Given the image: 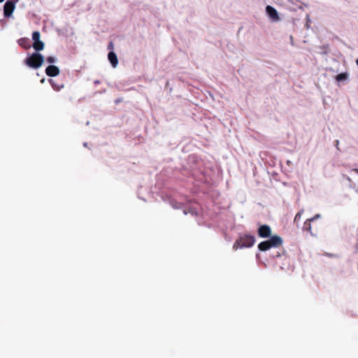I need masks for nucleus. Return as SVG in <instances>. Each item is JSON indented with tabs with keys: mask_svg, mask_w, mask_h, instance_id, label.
Segmentation results:
<instances>
[{
	"mask_svg": "<svg viewBox=\"0 0 358 358\" xmlns=\"http://www.w3.org/2000/svg\"><path fill=\"white\" fill-rule=\"evenodd\" d=\"M46 61L50 64H53L56 62V58L52 56H50L47 57Z\"/></svg>",
	"mask_w": 358,
	"mask_h": 358,
	"instance_id": "dca6fc26",
	"label": "nucleus"
},
{
	"mask_svg": "<svg viewBox=\"0 0 358 358\" xmlns=\"http://www.w3.org/2000/svg\"><path fill=\"white\" fill-rule=\"evenodd\" d=\"M257 233L259 236L263 238L271 237V229L267 224L261 225L257 230Z\"/></svg>",
	"mask_w": 358,
	"mask_h": 358,
	"instance_id": "39448f33",
	"label": "nucleus"
},
{
	"mask_svg": "<svg viewBox=\"0 0 358 358\" xmlns=\"http://www.w3.org/2000/svg\"><path fill=\"white\" fill-rule=\"evenodd\" d=\"M239 239L242 243L241 248H251L255 243V238L254 236L250 234H244L239 236Z\"/></svg>",
	"mask_w": 358,
	"mask_h": 358,
	"instance_id": "20e7f679",
	"label": "nucleus"
},
{
	"mask_svg": "<svg viewBox=\"0 0 358 358\" xmlns=\"http://www.w3.org/2000/svg\"><path fill=\"white\" fill-rule=\"evenodd\" d=\"M15 3L14 1H7L3 6V14L6 17H9L11 16L14 9H15Z\"/></svg>",
	"mask_w": 358,
	"mask_h": 358,
	"instance_id": "423d86ee",
	"label": "nucleus"
},
{
	"mask_svg": "<svg viewBox=\"0 0 358 358\" xmlns=\"http://www.w3.org/2000/svg\"><path fill=\"white\" fill-rule=\"evenodd\" d=\"M320 217V215L307 220L303 226V230L309 232L311 235H315L319 230V225L315 224L314 222L317 218Z\"/></svg>",
	"mask_w": 358,
	"mask_h": 358,
	"instance_id": "7ed1b4c3",
	"label": "nucleus"
},
{
	"mask_svg": "<svg viewBox=\"0 0 358 358\" xmlns=\"http://www.w3.org/2000/svg\"><path fill=\"white\" fill-rule=\"evenodd\" d=\"M33 48L36 51H41L44 48V43L41 40L36 41L33 43Z\"/></svg>",
	"mask_w": 358,
	"mask_h": 358,
	"instance_id": "9d476101",
	"label": "nucleus"
},
{
	"mask_svg": "<svg viewBox=\"0 0 358 358\" xmlns=\"http://www.w3.org/2000/svg\"><path fill=\"white\" fill-rule=\"evenodd\" d=\"M348 74L347 73H341L336 76V80L337 81H342L344 80H346L348 78Z\"/></svg>",
	"mask_w": 358,
	"mask_h": 358,
	"instance_id": "f8f14e48",
	"label": "nucleus"
},
{
	"mask_svg": "<svg viewBox=\"0 0 358 358\" xmlns=\"http://www.w3.org/2000/svg\"><path fill=\"white\" fill-rule=\"evenodd\" d=\"M32 39L34 41H38L40 40V33L39 31H34L33 34H32Z\"/></svg>",
	"mask_w": 358,
	"mask_h": 358,
	"instance_id": "2eb2a0df",
	"label": "nucleus"
},
{
	"mask_svg": "<svg viewBox=\"0 0 358 358\" xmlns=\"http://www.w3.org/2000/svg\"><path fill=\"white\" fill-rule=\"evenodd\" d=\"M241 242L239 239V238L235 241V243H234V245H233V249L236 250L238 248H241Z\"/></svg>",
	"mask_w": 358,
	"mask_h": 358,
	"instance_id": "4468645a",
	"label": "nucleus"
},
{
	"mask_svg": "<svg viewBox=\"0 0 358 358\" xmlns=\"http://www.w3.org/2000/svg\"><path fill=\"white\" fill-rule=\"evenodd\" d=\"M45 73L50 77H55L59 75V69L55 65H50L46 68Z\"/></svg>",
	"mask_w": 358,
	"mask_h": 358,
	"instance_id": "6e6552de",
	"label": "nucleus"
},
{
	"mask_svg": "<svg viewBox=\"0 0 358 358\" xmlns=\"http://www.w3.org/2000/svg\"><path fill=\"white\" fill-rule=\"evenodd\" d=\"M356 63H357V64L358 66V59L356 60Z\"/></svg>",
	"mask_w": 358,
	"mask_h": 358,
	"instance_id": "4be33fe9",
	"label": "nucleus"
},
{
	"mask_svg": "<svg viewBox=\"0 0 358 358\" xmlns=\"http://www.w3.org/2000/svg\"><path fill=\"white\" fill-rule=\"evenodd\" d=\"M338 146V141H336V147ZM338 149V148H337Z\"/></svg>",
	"mask_w": 358,
	"mask_h": 358,
	"instance_id": "412c9836",
	"label": "nucleus"
},
{
	"mask_svg": "<svg viewBox=\"0 0 358 358\" xmlns=\"http://www.w3.org/2000/svg\"><path fill=\"white\" fill-rule=\"evenodd\" d=\"M266 11L268 16L274 21H278L280 20L276 9L272 7L271 6H267L266 7Z\"/></svg>",
	"mask_w": 358,
	"mask_h": 358,
	"instance_id": "0eeeda50",
	"label": "nucleus"
},
{
	"mask_svg": "<svg viewBox=\"0 0 358 358\" xmlns=\"http://www.w3.org/2000/svg\"><path fill=\"white\" fill-rule=\"evenodd\" d=\"M3 1H4V0H0V3H2Z\"/></svg>",
	"mask_w": 358,
	"mask_h": 358,
	"instance_id": "5701e85b",
	"label": "nucleus"
},
{
	"mask_svg": "<svg viewBox=\"0 0 358 358\" xmlns=\"http://www.w3.org/2000/svg\"><path fill=\"white\" fill-rule=\"evenodd\" d=\"M17 43L19 44L20 46L22 47V38H19L17 40Z\"/></svg>",
	"mask_w": 358,
	"mask_h": 358,
	"instance_id": "6ab92c4d",
	"label": "nucleus"
},
{
	"mask_svg": "<svg viewBox=\"0 0 358 358\" xmlns=\"http://www.w3.org/2000/svg\"><path fill=\"white\" fill-rule=\"evenodd\" d=\"M352 171L358 174V169H353Z\"/></svg>",
	"mask_w": 358,
	"mask_h": 358,
	"instance_id": "aec40b11",
	"label": "nucleus"
},
{
	"mask_svg": "<svg viewBox=\"0 0 358 358\" xmlns=\"http://www.w3.org/2000/svg\"><path fill=\"white\" fill-rule=\"evenodd\" d=\"M282 239L278 235L272 236L270 239L264 241L259 243L258 249L260 251H267L272 248H278L282 244Z\"/></svg>",
	"mask_w": 358,
	"mask_h": 358,
	"instance_id": "f257e3e1",
	"label": "nucleus"
},
{
	"mask_svg": "<svg viewBox=\"0 0 358 358\" xmlns=\"http://www.w3.org/2000/svg\"><path fill=\"white\" fill-rule=\"evenodd\" d=\"M49 82L55 91H59L64 87V84H58L54 80H49Z\"/></svg>",
	"mask_w": 358,
	"mask_h": 358,
	"instance_id": "9b49d317",
	"label": "nucleus"
},
{
	"mask_svg": "<svg viewBox=\"0 0 358 358\" xmlns=\"http://www.w3.org/2000/svg\"><path fill=\"white\" fill-rule=\"evenodd\" d=\"M43 62V57L42 55L34 52L30 57L26 59V64L33 69H38Z\"/></svg>",
	"mask_w": 358,
	"mask_h": 358,
	"instance_id": "f03ea898",
	"label": "nucleus"
},
{
	"mask_svg": "<svg viewBox=\"0 0 358 358\" xmlns=\"http://www.w3.org/2000/svg\"><path fill=\"white\" fill-rule=\"evenodd\" d=\"M303 210H299L295 215L294 217V222L297 224L298 222L300 221L301 220V217L303 215Z\"/></svg>",
	"mask_w": 358,
	"mask_h": 358,
	"instance_id": "ddd939ff",
	"label": "nucleus"
},
{
	"mask_svg": "<svg viewBox=\"0 0 358 358\" xmlns=\"http://www.w3.org/2000/svg\"><path fill=\"white\" fill-rule=\"evenodd\" d=\"M23 43H24V48H30L31 45H30V43H29V39H27V38H24Z\"/></svg>",
	"mask_w": 358,
	"mask_h": 358,
	"instance_id": "f3484780",
	"label": "nucleus"
},
{
	"mask_svg": "<svg viewBox=\"0 0 358 358\" xmlns=\"http://www.w3.org/2000/svg\"><path fill=\"white\" fill-rule=\"evenodd\" d=\"M113 48H114L113 43V42H110L108 45V50H113Z\"/></svg>",
	"mask_w": 358,
	"mask_h": 358,
	"instance_id": "a211bd4d",
	"label": "nucleus"
},
{
	"mask_svg": "<svg viewBox=\"0 0 358 358\" xmlns=\"http://www.w3.org/2000/svg\"><path fill=\"white\" fill-rule=\"evenodd\" d=\"M108 59L113 67L117 66V65L118 64V59H117L116 54L114 52H113V51L109 52V53L108 55Z\"/></svg>",
	"mask_w": 358,
	"mask_h": 358,
	"instance_id": "1a4fd4ad",
	"label": "nucleus"
}]
</instances>
